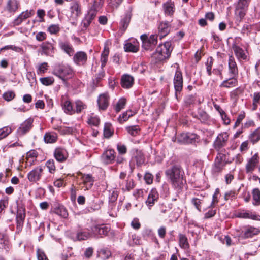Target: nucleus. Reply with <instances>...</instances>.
<instances>
[{
  "label": "nucleus",
  "mask_w": 260,
  "mask_h": 260,
  "mask_svg": "<svg viewBox=\"0 0 260 260\" xmlns=\"http://www.w3.org/2000/svg\"><path fill=\"white\" fill-rule=\"evenodd\" d=\"M165 173L167 179L175 188H181L185 182L183 177L184 171L178 165H173L167 169Z\"/></svg>",
  "instance_id": "obj_1"
},
{
  "label": "nucleus",
  "mask_w": 260,
  "mask_h": 260,
  "mask_svg": "<svg viewBox=\"0 0 260 260\" xmlns=\"http://www.w3.org/2000/svg\"><path fill=\"white\" fill-rule=\"evenodd\" d=\"M172 49L170 42H166L163 44H160L156 48V52L154 54V57L159 61L168 58Z\"/></svg>",
  "instance_id": "obj_2"
},
{
  "label": "nucleus",
  "mask_w": 260,
  "mask_h": 260,
  "mask_svg": "<svg viewBox=\"0 0 260 260\" xmlns=\"http://www.w3.org/2000/svg\"><path fill=\"white\" fill-rule=\"evenodd\" d=\"M73 73L72 69L69 66L63 65H57L54 68L52 74L63 81L72 76Z\"/></svg>",
  "instance_id": "obj_3"
},
{
  "label": "nucleus",
  "mask_w": 260,
  "mask_h": 260,
  "mask_svg": "<svg viewBox=\"0 0 260 260\" xmlns=\"http://www.w3.org/2000/svg\"><path fill=\"white\" fill-rule=\"evenodd\" d=\"M248 7L247 0H239L235 7V14L237 20L240 21L245 16Z\"/></svg>",
  "instance_id": "obj_4"
},
{
  "label": "nucleus",
  "mask_w": 260,
  "mask_h": 260,
  "mask_svg": "<svg viewBox=\"0 0 260 260\" xmlns=\"http://www.w3.org/2000/svg\"><path fill=\"white\" fill-rule=\"evenodd\" d=\"M157 35H152L149 38L145 34L141 36L142 46L145 50H149L154 47L157 43Z\"/></svg>",
  "instance_id": "obj_5"
},
{
  "label": "nucleus",
  "mask_w": 260,
  "mask_h": 260,
  "mask_svg": "<svg viewBox=\"0 0 260 260\" xmlns=\"http://www.w3.org/2000/svg\"><path fill=\"white\" fill-rule=\"evenodd\" d=\"M43 173V167L42 166H38L27 174V178L29 182L36 183L40 180Z\"/></svg>",
  "instance_id": "obj_6"
},
{
  "label": "nucleus",
  "mask_w": 260,
  "mask_h": 260,
  "mask_svg": "<svg viewBox=\"0 0 260 260\" xmlns=\"http://www.w3.org/2000/svg\"><path fill=\"white\" fill-rule=\"evenodd\" d=\"M70 20H76L81 14V6L78 1H73L71 3L70 7Z\"/></svg>",
  "instance_id": "obj_7"
},
{
  "label": "nucleus",
  "mask_w": 260,
  "mask_h": 260,
  "mask_svg": "<svg viewBox=\"0 0 260 260\" xmlns=\"http://www.w3.org/2000/svg\"><path fill=\"white\" fill-rule=\"evenodd\" d=\"M93 236L96 237H102L107 235L110 231V228L105 224L95 225L91 229Z\"/></svg>",
  "instance_id": "obj_8"
},
{
  "label": "nucleus",
  "mask_w": 260,
  "mask_h": 260,
  "mask_svg": "<svg viewBox=\"0 0 260 260\" xmlns=\"http://www.w3.org/2000/svg\"><path fill=\"white\" fill-rule=\"evenodd\" d=\"M229 139V135L227 133L224 132L219 134L214 142L215 149L219 150L224 147Z\"/></svg>",
  "instance_id": "obj_9"
},
{
  "label": "nucleus",
  "mask_w": 260,
  "mask_h": 260,
  "mask_svg": "<svg viewBox=\"0 0 260 260\" xmlns=\"http://www.w3.org/2000/svg\"><path fill=\"white\" fill-rule=\"evenodd\" d=\"M173 83L176 93L180 92L183 87V77L182 72L178 69L176 70Z\"/></svg>",
  "instance_id": "obj_10"
},
{
  "label": "nucleus",
  "mask_w": 260,
  "mask_h": 260,
  "mask_svg": "<svg viewBox=\"0 0 260 260\" xmlns=\"http://www.w3.org/2000/svg\"><path fill=\"white\" fill-rule=\"evenodd\" d=\"M259 157L257 153L248 159L246 165L245 169L246 173H251L255 170L256 167L259 163Z\"/></svg>",
  "instance_id": "obj_11"
},
{
  "label": "nucleus",
  "mask_w": 260,
  "mask_h": 260,
  "mask_svg": "<svg viewBox=\"0 0 260 260\" xmlns=\"http://www.w3.org/2000/svg\"><path fill=\"white\" fill-rule=\"evenodd\" d=\"M171 26L167 21L161 22L158 25V35L160 39L166 36L171 31Z\"/></svg>",
  "instance_id": "obj_12"
},
{
  "label": "nucleus",
  "mask_w": 260,
  "mask_h": 260,
  "mask_svg": "<svg viewBox=\"0 0 260 260\" xmlns=\"http://www.w3.org/2000/svg\"><path fill=\"white\" fill-rule=\"evenodd\" d=\"M33 120L31 118L27 119L23 122L17 129V134L22 136L27 133L32 127Z\"/></svg>",
  "instance_id": "obj_13"
},
{
  "label": "nucleus",
  "mask_w": 260,
  "mask_h": 260,
  "mask_svg": "<svg viewBox=\"0 0 260 260\" xmlns=\"http://www.w3.org/2000/svg\"><path fill=\"white\" fill-rule=\"evenodd\" d=\"M118 183V188L123 192L129 191L135 186L134 180L129 178L126 180H120Z\"/></svg>",
  "instance_id": "obj_14"
},
{
  "label": "nucleus",
  "mask_w": 260,
  "mask_h": 260,
  "mask_svg": "<svg viewBox=\"0 0 260 260\" xmlns=\"http://www.w3.org/2000/svg\"><path fill=\"white\" fill-rule=\"evenodd\" d=\"M259 233V230L258 229L252 226H247L244 228L242 230L240 237L243 238H251L254 235H257Z\"/></svg>",
  "instance_id": "obj_15"
},
{
  "label": "nucleus",
  "mask_w": 260,
  "mask_h": 260,
  "mask_svg": "<svg viewBox=\"0 0 260 260\" xmlns=\"http://www.w3.org/2000/svg\"><path fill=\"white\" fill-rule=\"evenodd\" d=\"M229 73L231 76L235 77L238 74L237 63L233 56L230 55L228 60Z\"/></svg>",
  "instance_id": "obj_16"
},
{
  "label": "nucleus",
  "mask_w": 260,
  "mask_h": 260,
  "mask_svg": "<svg viewBox=\"0 0 260 260\" xmlns=\"http://www.w3.org/2000/svg\"><path fill=\"white\" fill-rule=\"evenodd\" d=\"M109 96L107 93L100 94L98 99L99 109L105 110L109 106Z\"/></svg>",
  "instance_id": "obj_17"
},
{
  "label": "nucleus",
  "mask_w": 260,
  "mask_h": 260,
  "mask_svg": "<svg viewBox=\"0 0 260 260\" xmlns=\"http://www.w3.org/2000/svg\"><path fill=\"white\" fill-rule=\"evenodd\" d=\"M196 135L193 134L182 133L177 138L179 143L183 144L191 143L195 140Z\"/></svg>",
  "instance_id": "obj_18"
},
{
  "label": "nucleus",
  "mask_w": 260,
  "mask_h": 260,
  "mask_svg": "<svg viewBox=\"0 0 260 260\" xmlns=\"http://www.w3.org/2000/svg\"><path fill=\"white\" fill-rule=\"evenodd\" d=\"M158 193L156 189H152L149 192L147 200L145 202L149 209H151L158 199Z\"/></svg>",
  "instance_id": "obj_19"
},
{
  "label": "nucleus",
  "mask_w": 260,
  "mask_h": 260,
  "mask_svg": "<svg viewBox=\"0 0 260 260\" xmlns=\"http://www.w3.org/2000/svg\"><path fill=\"white\" fill-rule=\"evenodd\" d=\"M74 62L78 65L84 64L87 59L86 53L83 51H78L76 52L73 56Z\"/></svg>",
  "instance_id": "obj_20"
},
{
  "label": "nucleus",
  "mask_w": 260,
  "mask_h": 260,
  "mask_svg": "<svg viewBox=\"0 0 260 260\" xmlns=\"http://www.w3.org/2000/svg\"><path fill=\"white\" fill-rule=\"evenodd\" d=\"M52 212L56 214L63 217L67 218L68 216V213L64 207L59 204H55L52 208Z\"/></svg>",
  "instance_id": "obj_21"
},
{
  "label": "nucleus",
  "mask_w": 260,
  "mask_h": 260,
  "mask_svg": "<svg viewBox=\"0 0 260 260\" xmlns=\"http://www.w3.org/2000/svg\"><path fill=\"white\" fill-rule=\"evenodd\" d=\"M92 235V231L90 232L89 229H81L77 232L76 238L78 241L86 240Z\"/></svg>",
  "instance_id": "obj_22"
},
{
  "label": "nucleus",
  "mask_w": 260,
  "mask_h": 260,
  "mask_svg": "<svg viewBox=\"0 0 260 260\" xmlns=\"http://www.w3.org/2000/svg\"><path fill=\"white\" fill-rule=\"evenodd\" d=\"M34 14V11L32 10L30 11L26 10L25 12H23L14 20V24L16 25H19L24 20L30 17L33 15Z\"/></svg>",
  "instance_id": "obj_23"
},
{
  "label": "nucleus",
  "mask_w": 260,
  "mask_h": 260,
  "mask_svg": "<svg viewBox=\"0 0 260 260\" xmlns=\"http://www.w3.org/2000/svg\"><path fill=\"white\" fill-rule=\"evenodd\" d=\"M54 156L55 159L59 162L65 161L67 158L66 150L61 148H56L54 152Z\"/></svg>",
  "instance_id": "obj_24"
},
{
  "label": "nucleus",
  "mask_w": 260,
  "mask_h": 260,
  "mask_svg": "<svg viewBox=\"0 0 260 260\" xmlns=\"http://www.w3.org/2000/svg\"><path fill=\"white\" fill-rule=\"evenodd\" d=\"M134 78L129 75H124L122 76L121 85L123 88H129L134 84Z\"/></svg>",
  "instance_id": "obj_25"
},
{
  "label": "nucleus",
  "mask_w": 260,
  "mask_h": 260,
  "mask_svg": "<svg viewBox=\"0 0 260 260\" xmlns=\"http://www.w3.org/2000/svg\"><path fill=\"white\" fill-rule=\"evenodd\" d=\"M60 48L67 54L71 56L74 53V50L72 45L68 41H61L59 43Z\"/></svg>",
  "instance_id": "obj_26"
},
{
  "label": "nucleus",
  "mask_w": 260,
  "mask_h": 260,
  "mask_svg": "<svg viewBox=\"0 0 260 260\" xmlns=\"http://www.w3.org/2000/svg\"><path fill=\"white\" fill-rule=\"evenodd\" d=\"M115 153L112 149L106 151L102 156V160L107 164L111 163L115 158Z\"/></svg>",
  "instance_id": "obj_27"
},
{
  "label": "nucleus",
  "mask_w": 260,
  "mask_h": 260,
  "mask_svg": "<svg viewBox=\"0 0 260 260\" xmlns=\"http://www.w3.org/2000/svg\"><path fill=\"white\" fill-rule=\"evenodd\" d=\"M81 174L82 175V179L84 185V187H85V190H88L93 184V178L90 174Z\"/></svg>",
  "instance_id": "obj_28"
},
{
  "label": "nucleus",
  "mask_w": 260,
  "mask_h": 260,
  "mask_svg": "<svg viewBox=\"0 0 260 260\" xmlns=\"http://www.w3.org/2000/svg\"><path fill=\"white\" fill-rule=\"evenodd\" d=\"M163 9L165 15L172 16L173 15L175 8L174 4L171 1H168L163 4Z\"/></svg>",
  "instance_id": "obj_29"
},
{
  "label": "nucleus",
  "mask_w": 260,
  "mask_h": 260,
  "mask_svg": "<svg viewBox=\"0 0 260 260\" xmlns=\"http://www.w3.org/2000/svg\"><path fill=\"white\" fill-rule=\"evenodd\" d=\"M232 48L235 55L239 60H245L246 59L247 56L242 48L235 45H233Z\"/></svg>",
  "instance_id": "obj_30"
},
{
  "label": "nucleus",
  "mask_w": 260,
  "mask_h": 260,
  "mask_svg": "<svg viewBox=\"0 0 260 260\" xmlns=\"http://www.w3.org/2000/svg\"><path fill=\"white\" fill-rule=\"evenodd\" d=\"M237 80L235 78V77H232V78L224 80L220 85V87H224V88H232L235 87L237 85Z\"/></svg>",
  "instance_id": "obj_31"
},
{
  "label": "nucleus",
  "mask_w": 260,
  "mask_h": 260,
  "mask_svg": "<svg viewBox=\"0 0 260 260\" xmlns=\"http://www.w3.org/2000/svg\"><path fill=\"white\" fill-rule=\"evenodd\" d=\"M41 48H42L41 54L46 55H48L52 53L53 49L52 44L48 42L43 43L41 45Z\"/></svg>",
  "instance_id": "obj_32"
},
{
  "label": "nucleus",
  "mask_w": 260,
  "mask_h": 260,
  "mask_svg": "<svg viewBox=\"0 0 260 260\" xmlns=\"http://www.w3.org/2000/svg\"><path fill=\"white\" fill-rule=\"evenodd\" d=\"M178 240L180 247L184 249H187L189 248L187 238L185 235L180 233L178 235Z\"/></svg>",
  "instance_id": "obj_33"
},
{
  "label": "nucleus",
  "mask_w": 260,
  "mask_h": 260,
  "mask_svg": "<svg viewBox=\"0 0 260 260\" xmlns=\"http://www.w3.org/2000/svg\"><path fill=\"white\" fill-rule=\"evenodd\" d=\"M19 3L17 0H8L6 9L9 12H15L18 8Z\"/></svg>",
  "instance_id": "obj_34"
},
{
  "label": "nucleus",
  "mask_w": 260,
  "mask_h": 260,
  "mask_svg": "<svg viewBox=\"0 0 260 260\" xmlns=\"http://www.w3.org/2000/svg\"><path fill=\"white\" fill-rule=\"evenodd\" d=\"M57 135L54 133H46L44 136V140L46 143H53L56 141Z\"/></svg>",
  "instance_id": "obj_35"
},
{
  "label": "nucleus",
  "mask_w": 260,
  "mask_h": 260,
  "mask_svg": "<svg viewBox=\"0 0 260 260\" xmlns=\"http://www.w3.org/2000/svg\"><path fill=\"white\" fill-rule=\"evenodd\" d=\"M124 48L126 52H137L139 50V45L137 42L134 44L127 42L124 45Z\"/></svg>",
  "instance_id": "obj_36"
},
{
  "label": "nucleus",
  "mask_w": 260,
  "mask_h": 260,
  "mask_svg": "<svg viewBox=\"0 0 260 260\" xmlns=\"http://www.w3.org/2000/svg\"><path fill=\"white\" fill-rule=\"evenodd\" d=\"M109 54V49L108 47L106 46H105L104 50L103 51L101 56V67L103 68L106 64L108 61V57Z\"/></svg>",
  "instance_id": "obj_37"
},
{
  "label": "nucleus",
  "mask_w": 260,
  "mask_h": 260,
  "mask_svg": "<svg viewBox=\"0 0 260 260\" xmlns=\"http://www.w3.org/2000/svg\"><path fill=\"white\" fill-rule=\"evenodd\" d=\"M132 161H136L137 165L139 166L144 163L145 158L141 151H136L135 155L132 159Z\"/></svg>",
  "instance_id": "obj_38"
},
{
  "label": "nucleus",
  "mask_w": 260,
  "mask_h": 260,
  "mask_svg": "<svg viewBox=\"0 0 260 260\" xmlns=\"http://www.w3.org/2000/svg\"><path fill=\"white\" fill-rule=\"evenodd\" d=\"M25 217L24 213L22 212H17L16 216V223H17V229L19 231L21 230V228L23 225L24 220Z\"/></svg>",
  "instance_id": "obj_39"
},
{
  "label": "nucleus",
  "mask_w": 260,
  "mask_h": 260,
  "mask_svg": "<svg viewBox=\"0 0 260 260\" xmlns=\"http://www.w3.org/2000/svg\"><path fill=\"white\" fill-rule=\"evenodd\" d=\"M37 155V152L34 150L28 152L26 154L27 162L29 163L30 166L34 164L35 161L36 160Z\"/></svg>",
  "instance_id": "obj_40"
},
{
  "label": "nucleus",
  "mask_w": 260,
  "mask_h": 260,
  "mask_svg": "<svg viewBox=\"0 0 260 260\" xmlns=\"http://www.w3.org/2000/svg\"><path fill=\"white\" fill-rule=\"evenodd\" d=\"M249 139L253 144L257 143L260 140V128L253 132L249 136Z\"/></svg>",
  "instance_id": "obj_41"
},
{
  "label": "nucleus",
  "mask_w": 260,
  "mask_h": 260,
  "mask_svg": "<svg viewBox=\"0 0 260 260\" xmlns=\"http://www.w3.org/2000/svg\"><path fill=\"white\" fill-rule=\"evenodd\" d=\"M253 204L255 206L260 205V190L254 188L252 190Z\"/></svg>",
  "instance_id": "obj_42"
},
{
  "label": "nucleus",
  "mask_w": 260,
  "mask_h": 260,
  "mask_svg": "<svg viewBox=\"0 0 260 260\" xmlns=\"http://www.w3.org/2000/svg\"><path fill=\"white\" fill-rule=\"evenodd\" d=\"M111 255V251L108 248H102L98 251V256L102 259H108Z\"/></svg>",
  "instance_id": "obj_43"
},
{
  "label": "nucleus",
  "mask_w": 260,
  "mask_h": 260,
  "mask_svg": "<svg viewBox=\"0 0 260 260\" xmlns=\"http://www.w3.org/2000/svg\"><path fill=\"white\" fill-rule=\"evenodd\" d=\"M62 105L65 113L69 114H72V113L75 112V111L73 108V106L70 101L66 100L64 101Z\"/></svg>",
  "instance_id": "obj_44"
},
{
  "label": "nucleus",
  "mask_w": 260,
  "mask_h": 260,
  "mask_svg": "<svg viewBox=\"0 0 260 260\" xmlns=\"http://www.w3.org/2000/svg\"><path fill=\"white\" fill-rule=\"evenodd\" d=\"M113 135V130L112 129L111 124L106 123L104 128V136L106 138H109Z\"/></svg>",
  "instance_id": "obj_45"
},
{
  "label": "nucleus",
  "mask_w": 260,
  "mask_h": 260,
  "mask_svg": "<svg viewBox=\"0 0 260 260\" xmlns=\"http://www.w3.org/2000/svg\"><path fill=\"white\" fill-rule=\"evenodd\" d=\"M127 133L132 136H136L139 134L140 129L137 125L127 126L125 128Z\"/></svg>",
  "instance_id": "obj_46"
},
{
  "label": "nucleus",
  "mask_w": 260,
  "mask_h": 260,
  "mask_svg": "<svg viewBox=\"0 0 260 260\" xmlns=\"http://www.w3.org/2000/svg\"><path fill=\"white\" fill-rule=\"evenodd\" d=\"M131 19L129 14H126L124 17L121 20L120 26L122 27L123 30L124 31L127 28L128 24L130 22Z\"/></svg>",
  "instance_id": "obj_47"
},
{
  "label": "nucleus",
  "mask_w": 260,
  "mask_h": 260,
  "mask_svg": "<svg viewBox=\"0 0 260 260\" xmlns=\"http://www.w3.org/2000/svg\"><path fill=\"white\" fill-rule=\"evenodd\" d=\"M12 132L11 127L5 126L0 129V140L8 136Z\"/></svg>",
  "instance_id": "obj_48"
},
{
  "label": "nucleus",
  "mask_w": 260,
  "mask_h": 260,
  "mask_svg": "<svg viewBox=\"0 0 260 260\" xmlns=\"http://www.w3.org/2000/svg\"><path fill=\"white\" fill-rule=\"evenodd\" d=\"M126 104V100L124 98H121L116 103L115 106V110L117 113L124 108Z\"/></svg>",
  "instance_id": "obj_49"
},
{
  "label": "nucleus",
  "mask_w": 260,
  "mask_h": 260,
  "mask_svg": "<svg viewBox=\"0 0 260 260\" xmlns=\"http://www.w3.org/2000/svg\"><path fill=\"white\" fill-rule=\"evenodd\" d=\"M197 118L202 123L206 122L209 119L208 114L205 111L201 110L199 112Z\"/></svg>",
  "instance_id": "obj_50"
},
{
  "label": "nucleus",
  "mask_w": 260,
  "mask_h": 260,
  "mask_svg": "<svg viewBox=\"0 0 260 260\" xmlns=\"http://www.w3.org/2000/svg\"><path fill=\"white\" fill-rule=\"evenodd\" d=\"M41 83L45 86H49L52 85L54 82V79L52 77H43L40 79Z\"/></svg>",
  "instance_id": "obj_51"
},
{
  "label": "nucleus",
  "mask_w": 260,
  "mask_h": 260,
  "mask_svg": "<svg viewBox=\"0 0 260 260\" xmlns=\"http://www.w3.org/2000/svg\"><path fill=\"white\" fill-rule=\"evenodd\" d=\"M100 121V120L98 117L92 115L88 118L87 122L90 125L97 126L99 125Z\"/></svg>",
  "instance_id": "obj_52"
},
{
  "label": "nucleus",
  "mask_w": 260,
  "mask_h": 260,
  "mask_svg": "<svg viewBox=\"0 0 260 260\" xmlns=\"http://www.w3.org/2000/svg\"><path fill=\"white\" fill-rule=\"evenodd\" d=\"M103 4V1L101 0H95L93 2L89 10H94L98 12V10L102 7Z\"/></svg>",
  "instance_id": "obj_53"
},
{
  "label": "nucleus",
  "mask_w": 260,
  "mask_h": 260,
  "mask_svg": "<svg viewBox=\"0 0 260 260\" xmlns=\"http://www.w3.org/2000/svg\"><path fill=\"white\" fill-rule=\"evenodd\" d=\"M75 111L77 113H80L82 110L86 108V105L81 101L75 102Z\"/></svg>",
  "instance_id": "obj_54"
},
{
  "label": "nucleus",
  "mask_w": 260,
  "mask_h": 260,
  "mask_svg": "<svg viewBox=\"0 0 260 260\" xmlns=\"http://www.w3.org/2000/svg\"><path fill=\"white\" fill-rule=\"evenodd\" d=\"M97 14V13L95 12L94 10H89L87 14L85 15V18L89 21L90 22H92V21L95 18Z\"/></svg>",
  "instance_id": "obj_55"
},
{
  "label": "nucleus",
  "mask_w": 260,
  "mask_h": 260,
  "mask_svg": "<svg viewBox=\"0 0 260 260\" xmlns=\"http://www.w3.org/2000/svg\"><path fill=\"white\" fill-rule=\"evenodd\" d=\"M15 96V93L12 91L6 92L3 95V98L7 101H10L12 100Z\"/></svg>",
  "instance_id": "obj_56"
},
{
  "label": "nucleus",
  "mask_w": 260,
  "mask_h": 260,
  "mask_svg": "<svg viewBox=\"0 0 260 260\" xmlns=\"http://www.w3.org/2000/svg\"><path fill=\"white\" fill-rule=\"evenodd\" d=\"M46 165L48 169V171L51 173H53L55 171V166L54 165V160L49 159L46 162Z\"/></svg>",
  "instance_id": "obj_57"
},
{
  "label": "nucleus",
  "mask_w": 260,
  "mask_h": 260,
  "mask_svg": "<svg viewBox=\"0 0 260 260\" xmlns=\"http://www.w3.org/2000/svg\"><path fill=\"white\" fill-rule=\"evenodd\" d=\"M213 64V58L212 57H210L207 59L206 65V70L209 76H211L212 72V67Z\"/></svg>",
  "instance_id": "obj_58"
},
{
  "label": "nucleus",
  "mask_w": 260,
  "mask_h": 260,
  "mask_svg": "<svg viewBox=\"0 0 260 260\" xmlns=\"http://www.w3.org/2000/svg\"><path fill=\"white\" fill-rule=\"evenodd\" d=\"M222 159L220 158L219 160L218 157H217L216 159L215 162V166L214 168V170L215 172H219L221 170L223 165L221 162Z\"/></svg>",
  "instance_id": "obj_59"
},
{
  "label": "nucleus",
  "mask_w": 260,
  "mask_h": 260,
  "mask_svg": "<svg viewBox=\"0 0 260 260\" xmlns=\"http://www.w3.org/2000/svg\"><path fill=\"white\" fill-rule=\"evenodd\" d=\"M59 129V132L62 135L69 134L73 132V128L70 127L61 126Z\"/></svg>",
  "instance_id": "obj_60"
},
{
  "label": "nucleus",
  "mask_w": 260,
  "mask_h": 260,
  "mask_svg": "<svg viewBox=\"0 0 260 260\" xmlns=\"http://www.w3.org/2000/svg\"><path fill=\"white\" fill-rule=\"evenodd\" d=\"M37 254L38 260H48L44 251L41 249L37 250Z\"/></svg>",
  "instance_id": "obj_61"
},
{
  "label": "nucleus",
  "mask_w": 260,
  "mask_h": 260,
  "mask_svg": "<svg viewBox=\"0 0 260 260\" xmlns=\"http://www.w3.org/2000/svg\"><path fill=\"white\" fill-rule=\"evenodd\" d=\"M48 30L51 34H56L59 31V25L58 24L51 25L48 28Z\"/></svg>",
  "instance_id": "obj_62"
},
{
  "label": "nucleus",
  "mask_w": 260,
  "mask_h": 260,
  "mask_svg": "<svg viewBox=\"0 0 260 260\" xmlns=\"http://www.w3.org/2000/svg\"><path fill=\"white\" fill-rule=\"evenodd\" d=\"M48 64L46 62L41 63L37 70L38 74H42L45 73L47 70Z\"/></svg>",
  "instance_id": "obj_63"
},
{
  "label": "nucleus",
  "mask_w": 260,
  "mask_h": 260,
  "mask_svg": "<svg viewBox=\"0 0 260 260\" xmlns=\"http://www.w3.org/2000/svg\"><path fill=\"white\" fill-rule=\"evenodd\" d=\"M117 150L119 154H124L127 152V148L126 146L122 144H118L117 145Z\"/></svg>",
  "instance_id": "obj_64"
}]
</instances>
